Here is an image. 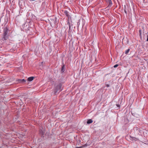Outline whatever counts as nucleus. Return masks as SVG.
I'll return each instance as SVG.
<instances>
[{
  "mask_svg": "<svg viewBox=\"0 0 148 148\" xmlns=\"http://www.w3.org/2000/svg\"><path fill=\"white\" fill-rule=\"evenodd\" d=\"M62 85L60 84H59L58 85L56 86V88L54 90V93L56 94V93L59 91L60 92L61 91L62 89H61Z\"/></svg>",
  "mask_w": 148,
  "mask_h": 148,
  "instance_id": "obj_1",
  "label": "nucleus"
},
{
  "mask_svg": "<svg viewBox=\"0 0 148 148\" xmlns=\"http://www.w3.org/2000/svg\"><path fill=\"white\" fill-rule=\"evenodd\" d=\"M8 29L5 28L4 30V34L3 39L4 40H6L8 38V35H7Z\"/></svg>",
  "mask_w": 148,
  "mask_h": 148,
  "instance_id": "obj_2",
  "label": "nucleus"
},
{
  "mask_svg": "<svg viewBox=\"0 0 148 148\" xmlns=\"http://www.w3.org/2000/svg\"><path fill=\"white\" fill-rule=\"evenodd\" d=\"M64 13L65 14L66 16L67 17V18H68V19H69L70 17L71 18V17H70V15L69 14V12L66 10H65L64 12Z\"/></svg>",
  "mask_w": 148,
  "mask_h": 148,
  "instance_id": "obj_3",
  "label": "nucleus"
},
{
  "mask_svg": "<svg viewBox=\"0 0 148 148\" xmlns=\"http://www.w3.org/2000/svg\"><path fill=\"white\" fill-rule=\"evenodd\" d=\"M107 3H108V7H111L112 4V2L111 0H106Z\"/></svg>",
  "mask_w": 148,
  "mask_h": 148,
  "instance_id": "obj_4",
  "label": "nucleus"
},
{
  "mask_svg": "<svg viewBox=\"0 0 148 148\" xmlns=\"http://www.w3.org/2000/svg\"><path fill=\"white\" fill-rule=\"evenodd\" d=\"M130 140L134 142L135 141H137L138 140V139L135 137H132L131 136H130Z\"/></svg>",
  "mask_w": 148,
  "mask_h": 148,
  "instance_id": "obj_5",
  "label": "nucleus"
},
{
  "mask_svg": "<svg viewBox=\"0 0 148 148\" xmlns=\"http://www.w3.org/2000/svg\"><path fill=\"white\" fill-rule=\"evenodd\" d=\"M18 81V82L19 83H24V82H25V80L24 79H18L17 80Z\"/></svg>",
  "mask_w": 148,
  "mask_h": 148,
  "instance_id": "obj_6",
  "label": "nucleus"
},
{
  "mask_svg": "<svg viewBox=\"0 0 148 148\" xmlns=\"http://www.w3.org/2000/svg\"><path fill=\"white\" fill-rule=\"evenodd\" d=\"M45 130L44 129L43 130H40V134L42 136H43L45 133L44 132Z\"/></svg>",
  "mask_w": 148,
  "mask_h": 148,
  "instance_id": "obj_7",
  "label": "nucleus"
},
{
  "mask_svg": "<svg viewBox=\"0 0 148 148\" xmlns=\"http://www.w3.org/2000/svg\"><path fill=\"white\" fill-rule=\"evenodd\" d=\"M34 78V77H28L27 79V80L29 81L30 82L32 81Z\"/></svg>",
  "mask_w": 148,
  "mask_h": 148,
  "instance_id": "obj_8",
  "label": "nucleus"
},
{
  "mask_svg": "<svg viewBox=\"0 0 148 148\" xmlns=\"http://www.w3.org/2000/svg\"><path fill=\"white\" fill-rule=\"evenodd\" d=\"M93 121L91 119H89L88 120L87 123V124H89L92 123Z\"/></svg>",
  "mask_w": 148,
  "mask_h": 148,
  "instance_id": "obj_9",
  "label": "nucleus"
},
{
  "mask_svg": "<svg viewBox=\"0 0 148 148\" xmlns=\"http://www.w3.org/2000/svg\"><path fill=\"white\" fill-rule=\"evenodd\" d=\"M67 24L69 26V29L70 30L71 25L70 24V23L69 20L68 21Z\"/></svg>",
  "mask_w": 148,
  "mask_h": 148,
  "instance_id": "obj_10",
  "label": "nucleus"
},
{
  "mask_svg": "<svg viewBox=\"0 0 148 148\" xmlns=\"http://www.w3.org/2000/svg\"><path fill=\"white\" fill-rule=\"evenodd\" d=\"M43 62H42L41 64L40 65V69H43Z\"/></svg>",
  "mask_w": 148,
  "mask_h": 148,
  "instance_id": "obj_11",
  "label": "nucleus"
},
{
  "mask_svg": "<svg viewBox=\"0 0 148 148\" xmlns=\"http://www.w3.org/2000/svg\"><path fill=\"white\" fill-rule=\"evenodd\" d=\"M64 65L62 67L61 72L63 73L64 71Z\"/></svg>",
  "mask_w": 148,
  "mask_h": 148,
  "instance_id": "obj_12",
  "label": "nucleus"
},
{
  "mask_svg": "<svg viewBox=\"0 0 148 148\" xmlns=\"http://www.w3.org/2000/svg\"><path fill=\"white\" fill-rule=\"evenodd\" d=\"M130 50V49H128L125 52V53L126 54H127L129 53Z\"/></svg>",
  "mask_w": 148,
  "mask_h": 148,
  "instance_id": "obj_13",
  "label": "nucleus"
},
{
  "mask_svg": "<svg viewBox=\"0 0 148 148\" xmlns=\"http://www.w3.org/2000/svg\"><path fill=\"white\" fill-rule=\"evenodd\" d=\"M139 33L140 36L141 35V30L140 29L139 30Z\"/></svg>",
  "mask_w": 148,
  "mask_h": 148,
  "instance_id": "obj_14",
  "label": "nucleus"
},
{
  "mask_svg": "<svg viewBox=\"0 0 148 148\" xmlns=\"http://www.w3.org/2000/svg\"><path fill=\"white\" fill-rule=\"evenodd\" d=\"M147 41H148V32L147 33Z\"/></svg>",
  "mask_w": 148,
  "mask_h": 148,
  "instance_id": "obj_15",
  "label": "nucleus"
},
{
  "mask_svg": "<svg viewBox=\"0 0 148 148\" xmlns=\"http://www.w3.org/2000/svg\"><path fill=\"white\" fill-rule=\"evenodd\" d=\"M118 66V65L117 64H116L114 66V68H116V67H117Z\"/></svg>",
  "mask_w": 148,
  "mask_h": 148,
  "instance_id": "obj_16",
  "label": "nucleus"
},
{
  "mask_svg": "<svg viewBox=\"0 0 148 148\" xmlns=\"http://www.w3.org/2000/svg\"><path fill=\"white\" fill-rule=\"evenodd\" d=\"M106 86L107 87H109L110 86V85L109 84H106Z\"/></svg>",
  "mask_w": 148,
  "mask_h": 148,
  "instance_id": "obj_17",
  "label": "nucleus"
},
{
  "mask_svg": "<svg viewBox=\"0 0 148 148\" xmlns=\"http://www.w3.org/2000/svg\"><path fill=\"white\" fill-rule=\"evenodd\" d=\"M124 12L125 14H127V12L126 11V10L125 9L124 10Z\"/></svg>",
  "mask_w": 148,
  "mask_h": 148,
  "instance_id": "obj_18",
  "label": "nucleus"
},
{
  "mask_svg": "<svg viewBox=\"0 0 148 148\" xmlns=\"http://www.w3.org/2000/svg\"><path fill=\"white\" fill-rule=\"evenodd\" d=\"M117 106H118V107H120V106H119V105H118H118H117Z\"/></svg>",
  "mask_w": 148,
  "mask_h": 148,
  "instance_id": "obj_19",
  "label": "nucleus"
}]
</instances>
